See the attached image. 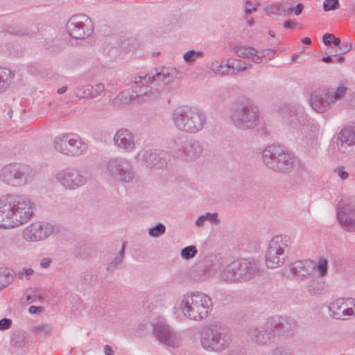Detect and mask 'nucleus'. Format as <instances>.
Here are the masks:
<instances>
[{
    "mask_svg": "<svg viewBox=\"0 0 355 355\" xmlns=\"http://www.w3.org/2000/svg\"><path fill=\"white\" fill-rule=\"evenodd\" d=\"M33 214V206L29 198L15 194L0 198V229L19 227L27 223Z\"/></svg>",
    "mask_w": 355,
    "mask_h": 355,
    "instance_id": "f257e3e1",
    "label": "nucleus"
},
{
    "mask_svg": "<svg viewBox=\"0 0 355 355\" xmlns=\"http://www.w3.org/2000/svg\"><path fill=\"white\" fill-rule=\"evenodd\" d=\"M178 74L175 68L163 69L160 72L150 75L149 73L135 77L132 92L135 95H130V98L138 97L140 100L157 98L164 86L170 83Z\"/></svg>",
    "mask_w": 355,
    "mask_h": 355,
    "instance_id": "f03ea898",
    "label": "nucleus"
},
{
    "mask_svg": "<svg viewBox=\"0 0 355 355\" xmlns=\"http://www.w3.org/2000/svg\"><path fill=\"white\" fill-rule=\"evenodd\" d=\"M173 309L186 319L200 321L207 318L211 311L212 300L203 293L188 292L180 296Z\"/></svg>",
    "mask_w": 355,
    "mask_h": 355,
    "instance_id": "7ed1b4c3",
    "label": "nucleus"
},
{
    "mask_svg": "<svg viewBox=\"0 0 355 355\" xmlns=\"http://www.w3.org/2000/svg\"><path fill=\"white\" fill-rule=\"evenodd\" d=\"M171 120L178 131L186 134H196L205 126L207 116L202 110L184 105L173 110Z\"/></svg>",
    "mask_w": 355,
    "mask_h": 355,
    "instance_id": "20e7f679",
    "label": "nucleus"
},
{
    "mask_svg": "<svg viewBox=\"0 0 355 355\" xmlns=\"http://www.w3.org/2000/svg\"><path fill=\"white\" fill-rule=\"evenodd\" d=\"M230 119L233 125L240 130L252 129L259 123V110L252 102L241 101L230 107Z\"/></svg>",
    "mask_w": 355,
    "mask_h": 355,
    "instance_id": "39448f33",
    "label": "nucleus"
},
{
    "mask_svg": "<svg viewBox=\"0 0 355 355\" xmlns=\"http://www.w3.org/2000/svg\"><path fill=\"white\" fill-rule=\"evenodd\" d=\"M315 261L305 259L295 261L291 268L295 279L311 295H315L321 289L318 277L315 272Z\"/></svg>",
    "mask_w": 355,
    "mask_h": 355,
    "instance_id": "423d86ee",
    "label": "nucleus"
},
{
    "mask_svg": "<svg viewBox=\"0 0 355 355\" xmlns=\"http://www.w3.org/2000/svg\"><path fill=\"white\" fill-rule=\"evenodd\" d=\"M53 147L59 153L70 157L83 156L88 150L87 142L79 135L73 132L56 136L53 140Z\"/></svg>",
    "mask_w": 355,
    "mask_h": 355,
    "instance_id": "0eeeda50",
    "label": "nucleus"
},
{
    "mask_svg": "<svg viewBox=\"0 0 355 355\" xmlns=\"http://www.w3.org/2000/svg\"><path fill=\"white\" fill-rule=\"evenodd\" d=\"M291 241L286 235H278L269 242L265 254L266 265L274 269L282 266L290 252Z\"/></svg>",
    "mask_w": 355,
    "mask_h": 355,
    "instance_id": "6e6552de",
    "label": "nucleus"
},
{
    "mask_svg": "<svg viewBox=\"0 0 355 355\" xmlns=\"http://www.w3.org/2000/svg\"><path fill=\"white\" fill-rule=\"evenodd\" d=\"M263 163L270 168L286 172L293 168L294 157L292 153L280 146H269L262 153Z\"/></svg>",
    "mask_w": 355,
    "mask_h": 355,
    "instance_id": "1a4fd4ad",
    "label": "nucleus"
},
{
    "mask_svg": "<svg viewBox=\"0 0 355 355\" xmlns=\"http://www.w3.org/2000/svg\"><path fill=\"white\" fill-rule=\"evenodd\" d=\"M54 178L65 190L75 191L85 187L89 180L87 173L81 168L68 166L58 170Z\"/></svg>",
    "mask_w": 355,
    "mask_h": 355,
    "instance_id": "9d476101",
    "label": "nucleus"
},
{
    "mask_svg": "<svg viewBox=\"0 0 355 355\" xmlns=\"http://www.w3.org/2000/svg\"><path fill=\"white\" fill-rule=\"evenodd\" d=\"M105 173L114 180L130 182L135 178L134 166L132 162L121 157H112L105 164Z\"/></svg>",
    "mask_w": 355,
    "mask_h": 355,
    "instance_id": "9b49d317",
    "label": "nucleus"
},
{
    "mask_svg": "<svg viewBox=\"0 0 355 355\" xmlns=\"http://www.w3.org/2000/svg\"><path fill=\"white\" fill-rule=\"evenodd\" d=\"M280 112L285 125L290 130H297V133L306 125L315 123L308 116L304 108L297 103L284 106Z\"/></svg>",
    "mask_w": 355,
    "mask_h": 355,
    "instance_id": "f8f14e48",
    "label": "nucleus"
},
{
    "mask_svg": "<svg viewBox=\"0 0 355 355\" xmlns=\"http://www.w3.org/2000/svg\"><path fill=\"white\" fill-rule=\"evenodd\" d=\"M230 340V336L225 331L209 328L202 332L200 345L208 352H220L227 348Z\"/></svg>",
    "mask_w": 355,
    "mask_h": 355,
    "instance_id": "ddd939ff",
    "label": "nucleus"
},
{
    "mask_svg": "<svg viewBox=\"0 0 355 355\" xmlns=\"http://www.w3.org/2000/svg\"><path fill=\"white\" fill-rule=\"evenodd\" d=\"M320 126L317 123L306 125L300 132L297 133V145L309 156L313 157L319 148Z\"/></svg>",
    "mask_w": 355,
    "mask_h": 355,
    "instance_id": "4468645a",
    "label": "nucleus"
},
{
    "mask_svg": "<svg viewBox=\"0 0 355 355\" xmlns=\"http://www.w3.org/2000/svg\"><path fill=\"white\" fill-rule=\"evenodd\" d=\"M26 168L18 163L3 166L0 170V180L11 187H22L27 184Z\"/></svg>",
    "mask_w": 355,
    "mask_h": 355,
    "instance_id": "2eb2a0df",
    "label": "nucleus"
},
{
    "mask_svg": "<svg viewBox=\"0 0 355 355\" xmlns=\"http://www.w3.org/2000/svg\"><path fill=\"white\" fill-rule=\"evenodd\" d=\"M336 218L341 227L349 232H355V202L345 198L336 206Z\"/></svg>",
    "mask_w": 355,
    "mask_h": 355,
    "instance_id": "dca6fc26",
    "label": "nucleus"
},
{
    "mask_svg": "<svg viewBox=\"0 0 355 355\" xmlns=\"http://www.w3.org/2000/svg\"><path fill=\"white\" fill-rule=\"evenodd\" d=\"M69 35L75 39H84L90 36L94 30L91 19L86 15L72 16L67 24Z\"/></svg>",
    "mask_w": 355,
    "mask_h": 355,
    "instance_id": "f3484780",
    "label": "nucleus"
},
{
    "mask_svg": "<svg viewBox=\"0 0 355 355\" xmlns=\"http://www.w3.org/2000/svg\"><path fill=\"white\" fill-rule=\"evenodd\" d=\"M55 227L46 221L35 222L27 226L22 232L24 240L37 242L44 240L54 233Z\"/></svg>",
    "mask_w": 355,
    "mask_h": 355,
    "instance_id": "a211bd4d",
    "label": "nucleus"
},
{
    "mask_svg": "<svg viewBox=\"0 0 355 355\" xmlns=\"http://www.w3.org/2000/svg\"><path fill=\"white\" fill-rule=\"evenodd\" d=\"M153 335L161 343L175 347L180 343V334L164 321H157L153 325Z\"/></svg>",
    "mask_w": 355,
    "mask_h": 355,
    "instance_id": "6ab92c4d",
    "label": "nucleus"
},
{
    "mask_svg": "<svg viewBox=\"0 0 355 355\" xmlns=\"http://www.w3.org/2000/svg\"><path fill=\"white\" fill-rule=\"evenodd\" d=\"M115 147L121 151L132 153L137 148L135 134L127 128L116 130L113 136Z\"/></svg>",
    "mask_w": 355,
    "mask_h": 355,
    "instance_id": "aec40b11",
    "label": "nucleus"
},
{
    "mask_svg": "<svg viewBox=\"0 0 355 355\" xmlns=\"http://www.w3.org/2000/svg\"><path fill=\"white\" fill-rule=\"evenodd\" d=\"M179 151L181 159L187 163L194 162L206 154L205 145L195 139L189 141Z\"/></svg>",
    "mask_w": 355,
    "mask_h": 355,
    "instance_id": "412c9836",
    "label": "nucleus"
},
{
    "mask_svg": "<svg viewBox=\"0 0 355 355\" xmlns=\"http://www.w3.org/2000/svg\"><path fill=\"white\" fill-rule=\"evenodd\" d=\"M309 103L316 112L324 113L334 105L329 94V89H323L311 94Z\"/></svg>",
    "mask_w": 355,
    "mask_h": 355,
    "instance_id": "4be33fe9",
    "label": "nucleus"
},
{
    "mask_svg": "<svg viewBox=\"0 0 355 355\" xmlns=\"http://www.w3.org/2000/svg\"><path fill=\"white\" fill-rule=\"evenodd\" d=\"M135 161L137 164L150 168L162 166L159 154L152 149L139 150L135 155Z\"/></svg>",
    "mask_w": 355,
    "mask_h": 355,
    "instance_id": "5701e85b",
    "label": "nucleus"
},
{
    "mask_svg": "<svg viewBox=\"0 0 355 355\" xmlns=\"http://www.w3.org/2000/svg\"><path fill=\"white\" fill-rule=\"evenodd\" d=\"M239 261H233L230 263L222 265L219 268V279L225 282H235L242 280L243 272L240 270Z\"/></svg>",
    "mask_w": 355,
    "mask_h": 355,
    "instance_id": "b1692460",
    "label": "nucleus"
},
{
    "mask_svg": "<svg viewBox=\"0 0 355 355\" xmlns=\"http://www.w3.org/2000/svg\"><path fill=\"white\" fill-rule=\"evenodd\" d=\"M354 145H355V125L343 128L337 139V146L341 153H349L350 148Z\"/></svg>",
    "mask_w": 355,
    "mask_h": 355,
    "instance_id": "393cba45",
    "label": "nucleus"
},
{
    "mask_svg": "<svg viewBox=\"0 0 355 355\" xmlns=\"http://www.w3.org/2000/svg\"><path fill=\"white\" fill-rule=\"evenodd\" d=\"M272 331L263 327H253L249 330L251 340L259 345H268L271 339Z\"/></svg>",
    "mask_w": 355,
    "mask_h": 355,
    "instance_id": "a878e982",
    "label": "nucleus"
},
{
    "mask_svg": "<svg viewBox=\"0 0 355 355\" xmlns=\"http://www.w3.org/2000/svg\"><path fill=\"white\" fill-rule=\"evenodd\" d=\"M239 262L241 266L240 270L243 272L241 279L247 280L259 275V265L257 261L243 259L240 260Z\"/></svg>",
    "mask_w": 355,
    "mask_h": 355,
    "instance_id": "bb28decb",
    "label": "nucleus"
},
{
    "mask_svg": "<svg viewBox=\"0 0 355 355\" xmlns=\"http://www.w3.org/2000/svg\"><path fill=\"white\" fill-rule=\"evenodd\" d=\"M345 302L346 299L339 298L331 302L328 307L330 315L337 320L343 319L346 317Z\"/></svg>",
    "mask_w": 355,
    "mask_h": 355,
    "instance_id": "cd10ccee",
    "label": "nucleus"
},
{
    "mask_svg": "<svg viewBox=\"0 0 355 355\" xmlns=\"http://www.w3.org/2000/svg\"><path fill=\"white\" fill-rule=\"evenodd\" d=\"M235 54L241 58L251 59L255 64H259V58L257 55V51L253 47L246 45H239L234 48Z\"/></svg>",
    "mask_w": 355,
    "mask_h": 355,
    "instance_id": "c85d7f7f",
    "label": "nucleus"
},
{
    "mask_svg": "<svg viewBox=\"0 0 355 355\" xmlns=\"http://www.w3.org/2000/svg\"><path fill=\"white\" fill-rule=\"evenodd\" d=\"M209 69L213 73L217 76H227L229 74V68L227 67V59L217 58L212 60Z\"/></svg>",
    "mask_w": 355,
    "mask_h": 355,
    "instance_id": "c756f323",
    "label": "nucleus"
},
{
    "mask_svg": "<svg viewBox=\"0 0 355 355\" xmlns=\"http://www.w3.org/2000/svg\"><path fill=\"white\" fill-rule=\"evenodd\" d=\"M12 78L13 74L10 69L0 67V94L4 93L10 87Z\"/></svg>",
    "mask_w": 355,
    "mask_h": 355,
    "instance_id": "7c9ffc66",
    "label": "nucleus"
},
{
    "mask_svg": "<svg viewBox=\"0 0 355 355\" xmlns=\"http://www.w3.org/2000/svg\"><path fill=\"white\" fill-rule=\"evenodd\" d=\"M227 67L229 68V74H236L248 69V67L246 62L238 59H227Z\"/></svg>",
    "mask_w": 355,
    "mask_h": 355,
    "instance_id": "2f4dec72",
    "label": "nucleus"
},
{
    "mask_svg": "<svg viewBox=\"0 0 355 355\" xmlns=\"http://www.w3.org/2000/svg\"><path fill=\"white\" fill-rule=\"evenodd\" d=\"M208 221L212 225H218L220 223L218 215L217 213H206L200 215L195 221V225L197 227L202 228L204 227L205 223Z\"/></svg>",
    "mask_w": 355,
    "mask_h": 355,
    "instance_id": "473e14b6",
    "label": "nucleus"
},
{
    "mask_svg": "<svg viewBox=\"0 0 355 355\" xmlns=\"http://www.w3.org/2000/svg\"><path fill=\"white\" fill-rule=\"evenodd\" d=\"M13 279V275L9 269L0 268V291L7 287Z\"/></svg>",
    "mask_w": 355,
    "mask_h": 355,
    "instance_id": "72a5a7b5",
    "label": "nucleus"
},
{
    "mask_svg": "<svg viewBox=\"0 0 355 355\" xmlns=\"http://www.w3.org/2000/svg\"><path fill=\"white\" fill-rule=\"evenodd\" d=\"M93 85L89 84L80 86L76 88L75 94L79 98H93Z\"/></svg>",
    "mask_w": 355,
    "mask_h": 355,
    "instance_id": "f704fd0d",
    "label": "nucleus"
},
{
    "mask_svg": "<svg viewBox=\"0 0 355 355\" xmlns=\"http://www.w3.org/2000/svg\"><path fill=\"white\" fill-rule=\"evenodd\" d=\"M264 12L266 15H282L285 12V9L282 3H274L266 6L264 8Z\"/></svg>",
    "mask_w": 355,
    "mask_h": 355,
    "instance_id": "c9c22d12",
    "label": "nucleus"
},
{
    "mask_svg": "<svg viewBox=\"0 0 355 355\" xmlns=\"http://www.w3.org/2000/svg\"><path fill=\"white\" fill-rule=\"evenodd\" d=\"M347 88L343 85L337 87L335 89H329V94L332 103L334 104L336 101L342 99L346 94Z\"/></svg>",
    "mask_w": 355,
    "mask_h": 355,
    "instance_id": "e433bc0d",
    "label": "nucleus"
},
{
    "mask_svg": "<svg viewBox=\"0 0 355 355\" xmlns=\"http://www.w3.org/2000/svg\"><path fill=\"white\" fill-rule=\"evenodd\" d=\"M52 331L51 327L46 323H40L33 327V332L40 336H49Z\"/></svg>",
    "mask_w": 355,
    "mask_h": 355,
    "instance_id": "4c0bfd02",
    "label": "nucleus"
},
{
    "mask_svg": "<svg viewBox=\"0 0 355 355\" xmlns=\"http://www.w3.org/2000/svg\"><path fill=\"white\" fill-rule=\"evenodd\" d=\"M204 56L202 51L189 50L183 55L184 60L188 64H193L194 62Z\"/></svg>",
    "mask_w": 355,
    "mask_h": 355,
    "instance_id": "58836bf2",
    "label": "nucleus"
},
{
    "mask_svg": "<svg viewBox=\"0 0 355 355\" xmlns=\"http://www.w3.org/2000/svg\"><path fill=\"white\" fill-rule=\"evenodd\" d=\"M315 269L318 270V275L321 277H324L327 274L328 263L327 259L320 258L315 262Z\"/></svg>",
    "mask_w": 355,
    "mask_h": 355,
    "instance_id": "ea45409f",
    "label": "nucleus"
},
{
    "mask_svg": "<svg viewBox=\"0 0 355 355\" xmlns=\"http://www.w3.org/2000/svg\"><path fill=\"white\" fill-rule=\"evenodd\" d=\"M166 227L162 223H157L155 226H153L148 229V234L151 237H159L164 234Z\"/></svg>",
    "mask_w": 355,
    "mask_h": 355,
    "instance_id": "a19ab883",
    "label": "nucleus"
},
{
    "mask_svg": "<svg viewBox=\"0 0 355 355\" xmlns=\"http://www.w3.org/2000/svg\"><path fill=\"white\" fill-rule=\"evenodd\" d=\"M198 251L195 246L193 245H189L184 248H183L181 251V257L184 259H190L193 257H194Z\"/></svg>",
    "mask_w": 355,
    "mask_h": 355,
    "instance_id": "79ce46f5",
    "label": "nucleus"
},
{
    "mask_svg": "<svg viewBox=\"0 0 355 355\" xmlns=\"http://www.w3.org/2000/svg\"><path fill=\"white\" fill-rule=\"evenodd\" d=\"M275 53L276 51L272 49H267L261 51H257V55L259 58V64L263 62V58H266V60H271L274 57Z\"/></svg>",
    "mask_w": 355,
    "mask_h": 355,
    "instance_id": "37998d69",
    "label": "nucleus"
},
{
    "mask_svg": "<svg viewBox=\"0 0 355 355\" xmlns=\"http://www.w3.org/2000/svg\"><path fill=\"white\" fill-rule=\"evenodd\" d=\"M345 306V315L347 316H355V299H346Z\"/></svg>",
    "mask_w": 355,
    "mask_h": 355,
    "instance_id": "c03bdc74",
    "label": "nucleus"
},
{
    "mask_svg": "<svg viewBox=\"0 0 355 355\" xmlns=\"http://www.w3.org/2000/svg\"><path fill=\"white\" fill-rule=\"evenodd\" d=\"M34 273V270L31 268H24L19 270L16 275L19 279H26L29 280Z\"/></svg>",
    "mask_w": 355,
    "mask_h": 355,
    "instance_id": "a18cd8bd",
    "label": "nucleus"
},
{
    "mask_svg": "<svg viewBox=\"0 0 355 355\" xmlns=\"http://www.w3.org/2000/svg\"><path fill=\"white\" fill-rule=\"evenodd\" d=\"M340 4L338 0H324L323 2V9L324 11H331L338 9Z\"/></svg>",
    "mask_w": 355,
    "mask_h": 355,
    "instance_id": "49530a36",
    "label": "nucleus"
},
{
    "mask_svg": "<svg viewBox=\"0 0 355 355\" xmlns=\"http://www.w3.org/2000/svg\"><path fill=\"white\" fill-rule=\"evenodd\" d=\"M12 321L10 318H4L0 320V331H6L12 327Z\"/></svg>",
    "mask_w": 355,
    "mask_h": 355,
    "instance_id": "de8ad7c7",
    "label": "nucleus"
},
{
    "mask_svg": "<svg viewBox=\"0 0 355 355\" xmlns=\"http://www.w3.org/2000/svg\"><path fill=\"white\" fill-rule=\"evenodd\" d=\"M257 10V4L253 3L250 0H248L246 1V6L245 8V15L248 17V15L252 12H254Z\"/></svg>",
    "mask_w": 355,
    "mask_h": 355,
    "instance_id": "09e8293b",
    "label": "nucleus"
},
{
    "mask_svg": "<svg viewBox=\"0 0 355 355\" xmlns=\"http://www.w3.org/2000/svg\"><path fill=\"white\" fill-rule=\"evenodd\" d=\"M334 172L341 179V180H346L347 179L349 175L347 171H345L343 168V167H336L334 170Z\"/></svg>",
    "mask_w": 355,
    "mask_h": 355,
    "instance_id": "8fccbe9b",
    "label": "nucleus"
},
{
    "mask_svg": "<svg viewBox=\"0 0 355 355\" xmlns=\"http://www.w3.org/2000/svg\"><path fill=\"white\" fill-rule=\"evenodd\" d=\"M124 248H125V245H124V244H123V246H122L119 254L115 257L114 260L112 263V265H113L114 266H118L122 263L123 259Z\"/></svg>",
    "mask_w": 355,
    "mask_h": 355,
    "instance_id": "3c124183",
    "label": "nucleus"
},
{
    "mask_svg": "<svg viewBox=\"0 0 355 355\" xmlns=\"http://www.w3.org/2000/svg\"><path fill=\"white\" fill-rule=\"evenodd\" d=\"M105 90V86L102 83H98L93 86V97L98 96Z\"/></svg>",
    "mask_w": 355,
    "mask_h": 355,
    "instance_id": "603ef678",
    "label": "nucleus"
},
{
    "mask_svg": "<svg viewBox=\"0 0 355 355\" xmlns=\"http://www.w3.org/2000/svg\"><path fill=\"white\" fill-rule=\"evenodd\" d=\"M327 38H331V43H333L336 47H340V40L339 38L336 37L333 34L326 33L324 40Z\"/></svg>",
    "mask_w": 355,
    "mask_h": 355,
    "instance_id": "864d4df0",
    "label": "nucleus"
},
{
    "mask_svg": "<svg viewBox=\"0 0 355 355\" xmlns=\"http://www.w3.org/2000/svg\"><path fill=\"white\" fill-rule=\"evenodd\" d=\"M44 311V308L42 306H31L28 308V312L31 314H40Z\"/></svg>",
    "mask_w": 355,
    "mask_h": 355,
    "instance_id": "5fc2aeb1",
    "label": "nucleus"
},
{
    "mask_svg": "<svg viewBox=\"0 0 355 355\" xmlns=\"http://www.w3.org/2000/svg\"><path fill=\"white\" fill-rule=\"evenodd\" d=\"M52 260L49 257H44L41 259L40 266L42 268H47L50 266V264L51 263Z\"/></svg>",
    "mask_w": 355,
    "mask_h": 355,
    "instance_id": "6e6d98bb",
    "label": "nucleus"
},
{
    "mask_svg": "<svg viewBox=\"0 0 355 355\" xmlns=\"http://www.w3.org/2000/svg\"><path fill=\"white\" fill-rule=\"evenodd\" d=\"M296 24H297L295 21L287 20L284 22L283 26L284 28L292 29L295 27Z\"/></svg>",
    "mask_w": 355,
    "mask_h": 355,
    "instance_id": "4d7b16f0",
    "label": "nucleus"
},
{
    "mask_svg": "<svg viewBox=\"0 0 355 355\" xmlns=\"http://www.w3.org/2000/svg\"><path fill=\"white\" fill-rule=\"evenodd\" d=\"M303 5L302 3H298L297 4V6H295V8H293V10H294V13L296 15H299L302 13V11L303 10Z\"/></svg>",
    "mask_w": 355,
    "mask_h": 355,
    "instance_id": "13d9d810",
    "label": "nucleus"
},
{
    "mask_svg": "<svg viewBox=\"0 0 355 355\" xmlns=\"http://www.w3.org/2000/svg\"><path fill=\"white\" fill-rule=\"evenodd\" d=\"M352 49V45H349V46H347V44L343 47H339V51L338 50H336L335 51V53H340L341 51L342 52H347L349 51V50H351Z\"/></svg>",
    "mask_w": 355,
    "mask_h": 355,
    "instance_id": "bf43d9fd",
    "label": "nucleus"
},
{
    "mask_svg": "<svg viewBox=\"0 0 355 355\" xmlns=\"http://www.w3.org/2000/svg\"><path fill=\"white\" fill-rule=\"evenodd\" d=\"M105 355H114V352L110 345H106L105 346Z\"/></svg>",
    "mask_w": 355,
    "mask_h": 355,
    "instance_id": "052dcab7",
    "label": "nucleus"
},
{
    "mask_svg": "<svg viewBox=\"0 0 355 355\" xmlns=\"http://www.w3.org/2000/svg\"><path fill=\"white\" fill-rule=\"evenodd\" d=\"M247 24L249 26H252L254 25V19L252 17H250V15L245 17Z\"/></svg>",
    "mask_w": 355,
    "mask_h": 355,
    "instance_id": "680f3d73",
    "label": "nucleus"
},
{
    "mask_svg": "<svg viewBox=\"0 0 355 355\" xmlns=\"http://www.w3.org/2000/svg\"><path fill=\"white\" fill-rule=\"evenodd\" d=\"M321 60L324 62H327V63H330V62H333V59L331 58V56L328 55V56H325V57H322L321 58Z\"/></svg>",
    "mask_w": 355,
    "mask_h": 355,
    "instance_id": "e2e57ef3",
    "label": "nucleus"
},
{
    "mask_svg": "<svg viewBox=\"0 0 355 355\" xmlns=\"http://www.w3.org/2000/svg\"><path fill=\"white\" fill-rule=\"evenodd\" d=\"M325 36H326V33L322 37L323 43L324 44V45L329 46L331 43V38H327L326 40H324Z\"/></svg>",
    "mask_w": 355,
    "mask_h": 355,
    "instance_id": "0e129e2a",
    "label": "nucleus"
},
{
    "mask_svg": "<svg viewBox=\"0 0 355 355\" xmlns=\"http://www.w3.org/2000/svg\"><path fill=\"white\" fill-rule=\"evenodd\" d=\"M302 42L306 45H309L311 43V40L309 37H304L302 39Z\"/></svg>",
    "mask_w": 355,
    "mask_h": 355,
    "instance_id": "69168bd1",
    "label": "nucleus"
},
{
    "mask_svg": "<svg viewBox=\"0 0 355 355\" xmlns=\"http://www.w3.org/2000/svg\"><path fill=\"white\" fill-rule=\"evenodd\" d=\"M67 90V87L65 86H63V87L59 88L57 92L58 94H64V92H66Z\"/></svg>",
    "mask_w": 355,
    "mask_h": 355,
    "instance_id": "338daca9",
    "label": "nucleus"
},
{
    "mask_svg": "<svg viewBox=\"0 0 355 355\" xmlns=\"http://www.w3.org/2000/svg\"><path fill=\"white\" fill-rule=\"evenodd\" d=\"M36 298V295H34V296H28L27 297V300L29 301L30 302H35V299Z\"/></svg>",
    "mask_w": 355,
    "mask_h": 355,
    "instance_id": "774afa93",
    "label": "nucleus"
}]
</instances>
